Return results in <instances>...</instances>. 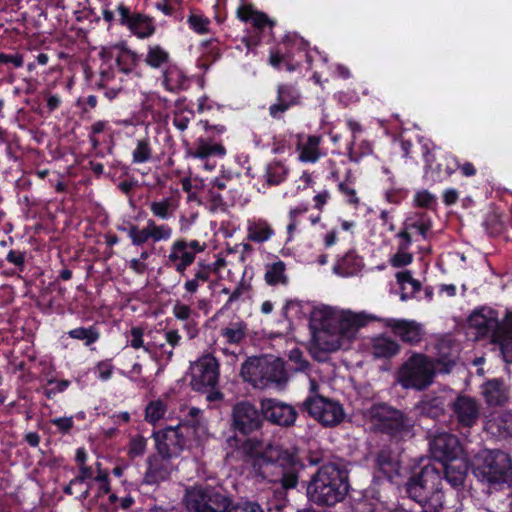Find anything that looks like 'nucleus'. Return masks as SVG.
<instances>
[{
	"mask_svg": "<svg viewBox=\"0 0 512 512\" xmlns=\"http://www.w3.org/2000/svg\"><path fill=\"white\" fill-rule=\"evenodd\" d=\"M47 385H53L51 388H45L44 394L47 398H53L56 394L64 392L70 385V381L68 380H60L56 381L54 379H49L47 381Z\"/></svg>",
	"mask_w": 512,
	"mask_h": 512,
	"instance_id": "56",
	"label": "nucleus"
},
{
	"mask_svg": "<svg viewBox=\"0 0 512 512\" xmlns=\"http://www.w3.org/2000/svg\"><path fill=\"white\" fill-rule=\"evenodd\" d=\"M211 275V267L209 265L198 263L193 278L188 279L184 283V289L189 294H194L198 291L200 285L207 282Z\"/></svg>",
	"mask_w": 512,
	"mask_h": 512,
	"instance_id": "36",
	"label": "nucleus"
},
{
	"mask_svg": "<svg viewBox=\"0 0 512 512\" xmlns=\"http://www.w3.org/2000/svg\"><path fill=\"white\" fill-rule=\"evenodd\" d=\"M172 313L178 320L185 321L190 318L192 309L189 305L176 301L172 308Z\"/></svg>",
	"mask_w": 512,
	"mask_h": 512,
	"instance_id": "60",
	"label": "nucleus"
},
{
	"mask_svg": "<svg viewBox=\"0 0 512 512\" xmlns=\"http://www.w3.org/2000/svg\"><path fill=\"white\" fill-rule=\"evenodd\" d=\"M376 465L380 472L384 474L389 480L399 475L400 461L398 454L389 449H382L376 458Z\"/></svg>",
	"mask_w": 512,
	"mask_h": 512,
	"instance_id": "32",
	"label": "nucleus"
},
{
	"mask_svg": "<svg viewBox=\"0 0 512 512\" xmlns=\"http://www.w3.org/2000/svg\"><path fill=\"white\" fill-rule=\"evenodd\" d=\"M247 326L241 321L230 322L226 327L221 330V336L231 344L240 343L246 336Z\"/></svg>",
	"mask_w": 512,
	"mask_h": 512,
	"instance_id": "39",
	"label": "nucleus"
},
{
	"mask_svg": "<svg viewBox=\"0 0 512 512\" xmlns=\"http://www.w3.org/2000/svg\"><path fill=\"white\" fill-rule=\"evenodd\" d=\"M97 467V474L95 476L94 482H87L85 487L81 488L79 490L80 495L79 497L82 499H85L88 497L89 492L97 489L96 497L99 499H104L106 493H109L110 490V484L108 480V472L106 470H103L101 468V464L99 462H96ZM104 504V500L101 502Z\"/></svg>",
	"mask_w": 512,
	"mask_h": 512,
	"instance_id": "31",
	"label": "nucleus"
},
{
	"mask_svg": "<svg viewBox=\"0 0 512 512\" xmlns=\"http://www.w3.org/2000/svg\"><path fill=\"white\" fill-rule=\"evenodd\" d=\"M274 235L271 225L263 219H251L247 222V238L250 241L262 243Z\"/></svg>",
	"mask_w": 512,
	"mask_h": 512,
	"instance_id": "34",
	"label": "nucleus"
},
{
	"mask_svg": "<svg viewBox=\"0 0 512 512\" xmlns=\"http://www.w3.org/2000/svg\"><path fill=\"white\" fill-rule=\"evenodd\" d=\"M380 321L405 343H419L425 333L423 325L414 320L386 318Z\"/></svg>",
	"mask_w": 512,
	"mask_h": 512,
	"instance_id": "20",
	"label": "nucleus"
},
{
	"mask_svg": "<svg viewBox=\"0 0 512 512\" xmlns=\"http://www.w3.org/2000/svg\"><path fill=\"white\" fill-rule=\"evenodd\" d=\"M472 471L484 485L499 489L512 478V459L501 450H483L475 456Z\"/></svg>",
	"mask_w": 512,
	"mask_h": 512,
	"instance_id": "6",
	"label": "nucleus"
},
{
	"mask_svg": "<svg viewBox=\"0 0 512 512\" xmlns=\"http://www.w3.org/2000/svg\"><path fill=\"white\" fill-rule=\"evenodd\" d=\"M500 331L503 335L502 339L512 338V312L506 315L503 323H500Z\"/></svg>",
	"mask_w": 512,
	"mask_h": 512,
	"instance_id": "64",
	"label": "nucleus"
},
{
	"mask_svg": "<svg viewBox=\"0 0 512 512\" xmlns=\"http://www.w3.org/2000/svg\"><path fill=\"white\" fill-rule=\"evenodd\" d=\"M152 157V147L149 138L138 139L132 151V162L142 164L148 162Z\"/></svg>",
	"mask_w": 512,
	"mask_h": 512,
	"instance_id": "43",
	"label": "nucleus"
},
{
	"mask_svg": "<svg viewBox=\"0 0 512 512\" xmlns=\"http://www.w3.org/2000/svg\"><path fill=\"white\" fill-rule=\"evenodd\" d=\"M484 429L493 437L506 439L512 436V413L506 410L491 412Z\"/></svg>",
	"mask_w": 512,
	"mask_h": 512,
	"instance_id": "25",
	"label": "nucleus"
},
{
	"mask_svg": "<svg viewBox=\"0 0 512 512\" xmlns=\"http://www.w3.org/2000/svg\"><path fill=\"white\" fill-rule=\"evenodd\" d=\"M262 424L257 408L250 402L237 403L232 410V426L242 434L257 430Z\"/></svg>",
	"mask_w": 512,
	"mask_h": 512,
	"instance_id": "18",
	"label": "nucleus"
},
{
	"mask_svg": "<svg viewBox=\"0 0 512 512\" xmlns=\"http://www.w3.org/2000/svg\"><path fill=\"white\" fill-rule=\"evenodd\" d=\"M439 465L440 467L435 464L424 466L420 473L412 476L406 483L409 497L434 512L443 506L441 471L444 472L446 481L453 487H459L464 483L468 471L467 460L463 457L450 459Z\"/></svg>",
	"mask_w": 512,
	"mask_h": 512,
	"instance_id": "2",
	"label": "nucleus"
},
{
	"mask_svg": "<svg viewBox=\"0 0 512 512\" xmlns=\"http://www.w3.org/2000/svg\"><path fill=\"white\" fill-rule=\"evenodd\" d=\"M159 334H163L168 347L164 343H158L157 341L145 344L143 329L140 327H133L128 335V343L132 348H143L156 361L158 365L157 374L162 372L166 364L172 359L174 348L180 344L182 339L177 330H166L159 332Z\"/></svg>",
	"mask_w": 512,
	"mask_h": 512,
	"instance_id": "9",
	"label": "nucleus"
},
{
	"mask_svg": "<svg viewBox=\"0 0 512 512\" xmlns=\"http://www.w3.org/2000/svg\"><path fill=\"white\" fill-rule=\"evenodd\" d=\"M107 59H104V63L100 67V82L101 87H108L109 84L116 78V71L112 69L111 65L106 63Z\"/></svg>",
	"mask_w": 512,
	"mask_h": 512,
	"instance_id": "57",
	"label": "nucleus"
},
{
	"mask_svg": "<svg viewBox=\"0 0 512 512\" xmlns=\"http://www.w3.org/2000/svg\"><path fill=\"white\" fill-rule=\"evenodd\" d=\"M288 170L281 162L269 163L265 171V180L269 185H278L283 182L287 176Z\"/></svg>",
	"mask_w": 512,
	"mask_h": 512,
	"instance_id": "44",
	"label": "nucleus"
},
{
	"mask_svg": "<svg viewBox=\"0 0 512 512\" xmlns=\"http://www.w3.org/2000/svg\"><path fill=\"white\" fill-rule=\"evenodd\" d=\"M113 371L114 366L111 360L100 361L95 366V374L102 381L109 380L112 377Z\"/></svg>",
	"mask_w": 512,
	"mask_h": 512,
	"instance_id": "55",
	"label": "nucleus"
},
{
	"mask_svg": "<svg viewBox=\"0 0 512 512\" xmlns=\"http://www.w3.org/2000/svg\"><path fill=\"white\" fill-rule=\"evenodd\" d=\"M184 502L191 512H224L230 498L210 486H196L186 491Z\"/></svg>",
	"mask_w": 512,
	"mask_h": 512,
	"instance_id": "11",
	"label": "nucleus"
},
{
	"mask_svg": "<svg viewBox=\"0 0 512 512\" xmlns=\"http://www.w3.org/2000/svg\"><path fill=\"white\" fill-rule=\"evenodd\" d=\"M481 394L489 407L502 406L509 399V389L504 381L491 379L481 386Z\"/></svg>",
	"mask_w": 512,
	"mask_h": 512,
	"instance_id": "26",
	"label": "nucleus"
},
{
	"mask_svg": "<svg viewBox=\"0 0 512 512\" xmlns=\"http://www.w3.org/2000/svg\"><path fill=\"white\" fill-rule=\"evenodd\" d=\"M431 226V220L427 215L416 213L406 219L397 237L400 240H406V238L411 240L413 234H418L426 239Z\"/></svg>",
	"mask_w": 512,
	"mask_h": 512,
	"instance_id": "27",
	"label": "nucleus"
},
{
	"mask_svg": "<svg viewBox=\"0 0 512 512\" xmlns=\"http://www.w3.org/2000/svg\"><path fill=\"white\" fill-rule=\"evenodd\" d=\"M285 264L282 261H277L267 265L265 272V280L269 285H286L288 277L285 274Z\"/></svg>",
	"mask_w": 512,
	"mask_h": 512,
	"instance_id": "41",
	"label": "nucleus"
},
{
	"mask_svg": "<svg viewBox=\"0 0 512 512\" xmlns=\"http://www.w3.org/2000/svg\"><path fill=\"white\" fill-rule=\"evenodd\" d=\"M363 267V260L354 251L347 252L333 267L335 274L349 277L357 274Z\"/></svg>",
	"mask_w": 512,
	"mask_h": 512,
	"instance_id": "33",
	"label": "nucleus"
},
{
	"mask_svg": "<svg viewBox=\"0 0 512 512\" xmlns=\"http://www.w3.org/2000/svg\"><path fill=\"white\" fill-rule=\"evenodd\" d=\"M142 372V365L140 363H134L130 371H121V374L128 378L130 381L134 382L137 386L141 388H147L151 383V379L148 376H143Z\"/></svg>",
	"mask_w": 512,
	"mask_h": 512,
	"instance_id": "48",
	"label": "nucleus"
},
{
	"mask_svg": "<svg viewBox=\"0 0 512 512\" xmlns=\"http://www.w3.org/2000/svg\"><path fill=\"white\" fill-rule=\"evenodd\" d=\"M396 279L402 289H406L407 286H410L411 293L420 289V283L412 277L411 272L408 270L398 272L396 274Z\"/></svg>",
	"mask_w": 512,
	"mask_h": 512,
	"instance_id": "54",
	"label": "nucleus"
},
{
	"mask_svg": "<svg viewBox=\"0 0 512 512\" xmlns=\"http://www.w3.org/2000/svg\"><path fill=\"white\" fill-rule=\"evenodd\" d=\"M346 469L335 462L322 465L307 486L308 498L316 504L334 505L348 492Z\"/></svg>",
	"mask_w": 512,
	"mask_h": 512,
	"instance_id": "5",
	"label": "nucleus"
},
{
	"mask_svg": "<svg viewBox=\"0 0 512 512\" xmlns=\"http://www.w3.org/2000/svg\"><path fill=\"white\" fill-rule=\"evenodd\" d=\"M151 215L161 221H167L174 217L179 200L175 196L153 199L147 203Z\"/></svg>",
	"mask_w": 512,
	"mask_h": 512,
	"instance_id": "28",
	"label": "nucleus"
},
{
	"mask_svg": "<svg viewBox=\"0 0 512 512\" xmlns=\"http://www.w3.org/2000/svg\"><path fill=\"white\" fill-rule=\"evenodd\" d=\"M454 359L449 353L434 362L424 354L414 353L399 368L397 380L404 388L423 390L433 382L436 372L449 373Z\"/></svg>",
	"mask_w": 512,
	"mask_h": 512,
	"instance_id": "4",
	"label": "nucleus"
},
{
	"mask_svg": "<svg viewBox=\"0 0 512 512\" xmlns=\"http://www.w3.org/2000/svg\"><path fill=\"white\" fill-rule=\"evenodd\" d=\"M277 100L290 108L299 103L300 92L293 85L281 84L277 89Z\"/></svg>",
	"mask_w": 512,
	"mask_h": 512,
	"instance_id": "47",
	"label": "nucleus"
},
{
	"mask_svg": "<svg viewBox=\"0 0 512 512\" xmlns=\"http://www.w3.org/2000/svg\"><path fill=\"white\" fill-rule=\"evenodd\" d=\"M415 203L420 207H430L435 202V197L426 190L419 191L415 194Z\"/></svg>",
	"mask_w": 512,
	"mask_h": 512,
	"instance_id": "62",
	"label": "nucleus"
},
{
	"mask_svg": "<svg viewBox=\"0 0 512 512\" xmlns=\"http://www.w3.org/2000/svg\"><path fill=\"white\" fill-rule=\"evenodd\" d=\"M147 446V440L142 436H134L131 438L128 448V455L136 458L144 454Z\"/></svg>",
	"mask_w": 512,
	"mask_h": 512,
	"instance_id": "53",
	"label": "nucleus"
},
{
	"mask_svg": "<svg viewBox=\"0 0 512 512\" xmlns=\"http://www.w3.org/2000/svg\"><path fill=\"white\" fill-rule=\"evenodd\" d=\"M97 474V467L81 465L79 467V474L73 479V484H81L85 487L87 482H94Z\"/></svg>",
	"mask_w": 512,
	"mask_h": 512,
	"instance_id": "51",
	"label": "nucleus"
},
{
	"mask_svg": "<svg viewBox=\"0 0 512 512\" xmlns=\"http://www.w3.org/2000/svg\"><path fill=\"white\" fill-rule=\"evenodd\" d=\"M252 467L257 475L284 489L295 488L298 483L299 461L295 454L280 446L268 444L252 455Z\"/></svg>",
	"mask_w": 512,
	"mask_h": 512,
	"instance_id": "3",
	"label": "nucleus"
},
{
	"mask_svg": "<svg viewBox=\"0 0 512 512\" xmlns=\"http://www.w3.org/2000/svg\"><path fill=\"white\" fill-rule=\"evenodd\" d=\"M320 142L321 138L318 136L310 135L306 138L300 136L297 143L299 160L304 163L317 162L321 157Z\"/></svg>",
	"mask_w": 512,
	"mask_h": 512,
	"instance_id": "30",
	"label": "nucleus"
},
{
	"mask_svg": "<svg viewBox=\"0 0 512 512\" xmlns=\"http://www.w3.org/2000/svg\"><path fill=\"white\" fill-rule=\"evenodd\" d=\"M186 153L188 157L206 160L210 156L222 157L226 154V150L224 146L219 143L199 138L195 141L193 146L187 150Z\"/></svg>",
	"mask_w": 512,
	"mask_h": 512,
	"instance_id": "29",
	"label": "nucleus"
},
{
	"mask_svg": "<svg viewBox=\"0 0 512 512\" xmlns=\"http://www.w3.org/2000/svg\"><path fill=\"white\" fill-rule=\"evenodd\" d=\"M458 423L465 427L474 426L480 416V404L469 396H459L452 405Z\"/></svg>",
	"mask_w": 512,
	"mask_h": 512,
	"instance_id": "23",
	"label": "nucleus"
},
{
	"mask_svg": "<svg viewBox=\"0 0 512 512\" xmlns=\"http://www.w3.org/2000/svg\"><path fill=\"white\" fill-rule=\"evenodd\" d=\"M307 211H308V206L306 204H301L299 206H296L289 211L288 216H289L290 222L287 226V231H288L289 235H292V233L295 231V229L297 227V218L300 215H303L304 213H306Z\"/></svg>",
	"mask_w": 512,
	"mask_h": 512,
	"instance_id": "58",
	"label": "nucleus"
},
{
	"mask_svg": "<svg viewBox=\"0 0 512 512\" xmlns=\"http://www.w3.org/2000/svg\"><path fill=\"white\" fill-rule=\"evenodd\" d=\"M207 245L199 240L177 239L169 247L165 264L184 274L186 269L195 261L197 254L202 253Z\"/></svg>",
	"mask_w": 512,
	"mask_h": 512,
	"instance_id": "12",
	"label": "nucleus"
},
{
	"mask_svg": "<svg viewBox=\"0 0 512 512\" xmlns=\"http://www.w3.org/2000/svg\"><path fill=\"white\" fill-rule=\"evenodd\" d=\"M260 407L264 418L275 425L289 427L296 421L297 411L284 402L267 398L261 400Z\"/></svg>",
	"mask_w": 512,
	"mask_h": 512,
	"instance_id": "17",
	"label": "nucleus"
},
{
	"mask_svg": "<svg viewBox=\"0 0 512 512\" xmlns=\"http://www.w3.org/2000/svg\"><path fill=\"white\" fill-rule=\"evenodd\" d=\"M173 465L169 458L159 455H153L147 459V470L143 477V482L148 485L158 484L169 478L173 471Z\"/></svg>",
	"mask_w": 512,
	"mask_h": 512,
	"instance_id": "24",
	"label": "nucleus"
},
{
	"mask_svg": "<svg viewBox=\"0 0 512 512\" xmlns=\"http://www.w3.org/2000/svg\"><path fill=\"white\" fill-rule=\"evenodd\" d=\"M152 242H166L169 241L173 236V229L166 223L158 224L155 220H148Z\"/></svg>",
	"mask_w": 512,
	"mask_h": 512,
	"instance_id": "46",
	"label": "nucleus"
},
{
	"mask_svg": "<svg viewBox=\"0 0 512 512\" xmlns=\"http://www.w3.org/2000/svg\"><path fill=\"white\" fill-rule=\"evenodd\" d=\"M201 421V410L196 407H190L188 408V412L185 415L184 422L181 423L182 425H185V430L188 429V426L196 427L200 425Z\"/></svg>",
	"mask_w": 512,
	"mask_h": 512,
	"instance_id": "61",
	"label": "nucleus"
},
{
	"mask_svg": "<svg viewBox=\"0 0 512 512\" xmlns=\"http://www.w3.org/2000/svg\"><path fill=\"white\" fill-rule=\"evenodd\" d=\"M373 426L396 440H405L413 436L414 421L400 411L385 404H375L365 412Z\"/></svg>",
	"mask_w": 512,
	"mask_h": 512,
	"instance_id": "7",
	"label": "nucleus"
},
{
	"mask_svg": "<svg viewBox=\"0 0 512 512\" xmlns=\"http://www.w3.org/2000/svg\"><path fill=\"white\" fill-rule=\"evenodd\" d=\"M430 446L434 457L437 458L440 463L458 458L461 452L457 437L446 432L435 435Z\"/></svg>",
	"mask_w": 512,
	"mask_h": 512,
	"instance_id": "22",
	"label": "nucleus"
},
{
	"mask_svg": "<svg viewBox=\"0 0 512 512\" xmlns=\"http://www.w3.org/2000/svg\"><path fill=\"white\" fill-rule=\"evenodd\" d=\"M303 407L324 426H335L342 422L345 416L339 402L322 396L309 397L304 401Z\"/></svg>",
	"mask_w": 512,
	"mask_h": 512,
	"instance_id": "13",
	"label": "nucleus"
},
{
	"mask_svg": "<svg viewBox=\"0 0 512 512\" xmlns=\"http://www.w3.org/2000/svg\"><path fill=\"white\" fill-rule=\"evenodd\" d=\"M68 335L72 339L83 341L85 346L94 344L100 338L99 329L95 325L74 328L68 331Z\"/></svg>",
	"mask_w": 512,
	"mask_h": 512,
	"instance_id": "42",
	"label": "nucleus"
},
{
	"mask_svg": "<svg viewBox=\"0 0 512 512\" xmlns=\"http://www.w3.org/2000/svg\"><path fill=\"white\" fill-rule=\"evenodd\" d=\"M241 376L255 388L264 389L271 384L283 382L285 371L283 363L279 359L255 357L243 363Z\"/></svg>",
	"mask_w": 512,
	"mask_h": 512,
	"instance_id": "8",
	"label": "nucleus"
},
{
	"mask_svg": "<svg viewBox=\"0 0 512 512\" xmlns=\"http://www.w3.org/2000/svg\"><path fill=\"white\" fill-rule=\"evenodd\" d=\"M188 79L177 66H169L164 72L163 85L169 91L175 92L186 88Z\"/></svg>",
	"mask_w": 512,
	"mask_h": 512,
	"instance_id": "35",
	"label": "nucleus"
},
{
	"mask_svg": "<svg viewBox=\"0 0 512 512\" xmlns=\"http://www.w3.org/2000/svg\"><path fill=\"white\" fill-rule=\"evenodd\" d=\"M166 412V406L161 400L151 402L146 408V420L155 423L160 420Z\"/></svg>",
	"mask_w": 512,
	"mask_h": 512,
	"instance_id": "50",
	"label": "nucleus"
},
{
	"mask_svg": "<svg viewBox=\"0 0 512 512\" xmlns=\"http://www.w3.org/2000/svg\"><path fill=\"white\" fill-rule=\"evenodd\" d=\"M122 230L127 232L128 237L135 246H141L149 240L152 241L148 221L143 228H139L137 225L131 224L128 228H122Z\"/></svg>",
	"mask_w": 512,
	"mask_h": 512,
	"instance_id": "45",
	"label": "nucleus"
},
{
	"mask_svg": "<svg viewBox=\"0 0 512 512\" xmlns=\"http://www.w3.org/2000/svg\"><path fill=\"white\" fill-rule=\"evenodd\" d=\"M185 428V425L179 424L155 433L154 437L158 454L169 459L180 455L186 445Z\"/></svg>",
	"mask_w": 512,
	"mask_h": 512,
	"instance_id": "15",
	"label": "nucleus"
},
{
	"mask_svg": "<svg viewBox=\"0 0 512 512\" xmlns=\"http://www.w3.org/2000/svg\"><path fill=\"white\" fill-rule=\"evenodd\" d=\"M468 323L477 330L479 336L490 337L493 342L498 343L505 361L512 363V338L502 339L496 311L481 308L470 315Z\"/></svg>",
	"mask_w": 512,
	"mask_h": 512,
	"instance_id": "10",
	"label": "nucleus"
},
{
	"mask_svg": "<svg viewBox=\"0 0 512 512\" xmlns=\"http://www.w3.org/2000/svg\"><path fill=\"white\" fill-rule=\"evenodd\" d=\"M116 11L120 24L126 26L137 38L146 39L155 33L156 28L151 17L141 13H132L124 4H119Z\"/></svg>",
	"mask_w": 512,
	"mask_h": 512,
	"instance_id": "16",
	"label": "nucleus"
},
{
	"mask_svg": "<svg viewBox=\"0 0 512 512\" xmlns=\"http://www.w3.org/2000/svg\"><path fill=\"white\" fill-rule=\"evenodd\" d=\"M100 55L103 59H112L115 57L117 72L124 74L132 73L139 61V56L130 50L126 42L123 41L102 47Z\"/></svg>",
	"mask_w": 512,
	"mask_h": 512,
	"instance_id": "19",
	"label": "nucleus"
},
{
	"mask_svg": "<svg viewBox=\"0 0 512 512\" xmlns=\"http://www.w3.org/2000/svg\"><path fill=\"white\" fill-rule=\"evenodd\" d=\"M339 190L346 198L347 203H349L353 206H357L359 204V198L357 197V192L350 182H341L339 184Z\"/></svg>",
	"mask_w": 512,
	"mask_h": 512,
	"instance_id": "59",
	"label": "nucleus"
},
{
	"mask_svg": "<svg viewBox=\"0 0 512 512\" xmlns=\"http://www.w3.org/2000/svg\"><path fill=\"white\" fill-rule=\"evenodd\" d=\"M381 318L365 311H352L321 304L311 312V322L317 330L314 340L325 352L347 348L357 337L359 330Z\"/></svg>",
	"mask_w": 512,
	"mask_h": 512,
	"instance_id": "1",
	"label": "nucleus"
},
{
	"mask_svg": "<svg viewBox=\"0 0 512 512\" xmlns=\"http://www.w3.org/2000/svg\"><path fill=\"white\" fill-rule=\"evenodd\" d=\"M453 161H454V167H448L449 175H451L454 172L455 168H460L462 174L466 177H471L476 174V168L474 167V165L472 163L466 162L463 165H460L455 158H453Z\"/></svg>",
	"mask_w": 512,
	"mask_h": 512,
	"instance_id": "63",
	"label": "nucleus"
},
{
	"mask_svg": "<svg viewBox=\"0 0 512 512\" xmlns=\"http://www.w3.org/2000/svg\"><path fill=\"white\" fill-rule=\"evenodd\" d=\"M224 512H264V510L257 502L254 501L245 500L232 503L230 500L229 508Z\"/></svg>",
	"mask_w": 512,
	"mask_h": 512,
	"instance_id": "52",
	"label": "nucleus"
},
{
	"mask_svg": "<svg viewBox=\"0 0 512 512\" xmlns=\"http://www.w3.org/2000/svg\"><path fill=\"white\" fill-rule=\"evenodd\" d=\"M187 21L190 28L198 34H205L209 31L210 20L201 14L193 13Z\"/></svg>",
	"mask_w": 512,
	"mask_h": 512,
	"instance_id": "49",
	"label": "nucleus"
},
{
	"mask_svg": "<svg viewBox=\"0 0 512 512\" xmlns=\"http://www.w3.org/2000/svg\"><path fill=\"white\" fill-rule=\"evenodd\" d=\"M170 55L160 45H150L145 56V63L151 68H162L169 62Z\"/></svg>",
	"mask_w": 512,
	"mask_h": 512,
	"instance_id": "40",
	"label": "nucleus"
},
{
	"mask_svg": "<svg viewBox=\"0 0 512 512\" xmlns=\"http://www.w3.org/2000/svg\"><path fill=\"white\" fill-rule=\"evenodd\" d=\"M219 379V364L211 354L201 356L191 365V386L201 391L206 387L213 388Z\"/></svg>",
	"mask_w": 512,
	"mask_h": 512,
	"instance_id": "14",
	"label": "nucleus"
},
{
	"mask_svg": "<svg viewBox=\"0 0 512 512\" xmlns=\"http://www.w3.org/2000/svg\"><path fill=\"white\" fill-rule=\"evenodd\" d=\"M237 14L242 21H250L257 28H263L268 24L272 25L266 14L254 10L250 5L240 7Z\"/></svg>",
	"mask_w": 512,
	"mask_h": 512,
	"instance_id": "37",
	"label": "nucleus"
},
{
	"mask_svg": "<svg viewBox=\"0 0 512 512\" xmlns=\"http://www.w3.org/2000/svg\"><path fill=\"white\" fill-rule=\"evenodd\" d=\"M364 350L374 359H390L399 354L400 345L395 339L379 334L366 340Z\"/></svg>",
	"mask_w": 512,
	"mask_h": 512,
	"instance_id": "21",
	"label": "nucleus"
},
{
	"mask_svg": "<svg viewBox=\"0 0 512 512\" xmlns=\"http://www.w3.org/2000/svg\"><path fill=\"white\" fill-rule=\"evenodd\" d=\"M412 240H400L395 254L389 258V263L394 268L405 267L412 263L413 255L408 251Z\"/></svg>",
	"mask_w": 512,
	"mask_h": 512,
	"instance_id": "38",
	"label": "nucleus"
}]
</instances>
